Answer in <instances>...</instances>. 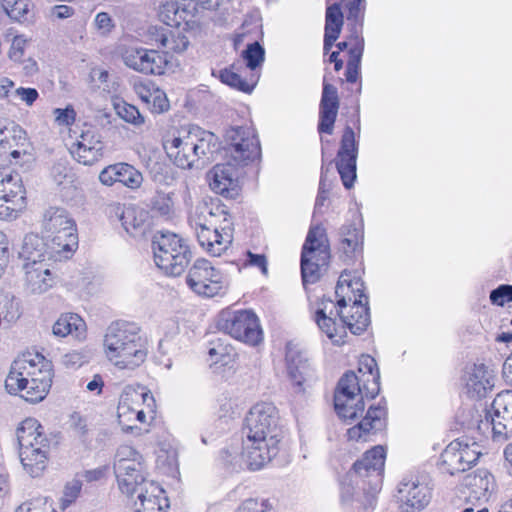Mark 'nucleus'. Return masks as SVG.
Instances as JSON below:
<instances>
[{"label": "nucleus", "mask_w": 512, "mask_h": 512, "mask_svg": "<svg viewBox=\"0 0 512 512\" xmlns=\"http://www.w3.org/2000/svg\"><path fill=\"white\" fill-rule=\"evenodd\" d=\"M338 297L336 313L353 334L360 335L370 323L368 297L364 294V282L356 275L343 271L336 285Z\"/></svg>", "instance_id": "nucleus-6"}, {"label": "nucleus", "mask_w": 512, "mask_h": 512, "mask_svg": "<svg viewBox=\"0 0 512 512\" xmlns=\"http://www.w3.org/2000/svg\"><path fill=\"white\" fill-rule=\"evenodd\" d=\"M173 193L158 191L151 200V208L161 216H168L173 211Z\"/></svg>", "instance_id": "nucleus-48"}, {"label": "nucleus", "mask_w": 512, "mask_h": 512, "mask_svg": "<svg viewBox=\"0 0 512 512\" xmlns=\"http://www.w3.org/2000/svg\"><path fill=\"white\" fill-rule=\"evenodd\" d=\"M341 251L345 260L353 259L362 249V234L353 225H344L341 228Z\"/></svg>", "instance_id": "nucleus-36"}, {"label": "nucleus", "mask_w": 512, "mask_h": 512, "mask_svg": "<svg viewBox=\"0 0 512 512\" xmlns=\"http://www.w3.org/2000/svg\"><path fill=\"white\" fill-rule=\"evenodd\" d=\"M89 350H72L61 357V364L68 369H76L83 364L88 363L91 359Z\"/></svg>", "instance_id": "nucleus-50"}, {"label": "nucleus", "mask_w": 512, "mask_h": 512, "mask_svg": "<svg viewBox=\"0 0 512 512\" xmlns=\"http://www.w3.org/2000/svg\"><path fill=\"white\" fill-rule=\"evenodd\" d=\"M467 393L472 398L485 397L494 386L491 371L484 364H474L464 376Z\"/></svg>", "instance_id": "nucleus-26"}, {"label": "nucleus", "mask_w": 512, "mask_h": 512, "mask_svg": "<svg viewBox=\"0 0 512 512\" xmlns=\"http://www.w3.org/2000/svg\"><path fill=\"white\" fill-rule=\"evenodd\" d=\"M461 441H452L441 454V467L444 472L454 475L466 471L461 456Z\"/></svg>", "instance_id": "nucleus-34"}, {"label": "nucleus", "mask_w": 512, "mask_h": 512, "mask_svg": "<svg viewBox=\"0 0 512 512\" xmlns=\"http://www.w3.org/2000/svg\"><path fill=\"white\" fill-rule=\"evenodd\" d=\"M113 467L119 489L132 499L135 491L152 482L147 479L144 457L131 446L122 445L117 449Z\"/></svg>", "instance_id": "nucleus-8"}, {"label": "nucleus", "mask_w": 512, "mask_h": 512, "mask_svg": "<svg viewBox=\"0 0 512 512\" xmlns=\"http://www.w3.org/2000/svg\"><path fill=\"white\" fill-rule=\"evenodd\" d=\"M160 36V44L163 48L167 49V51L182 53L189 46V40L184 34H173L168 31V33H161Z\"/></svg>", "instance_id": "nucleus-43"}, {"label": "nucleus", "mask_w": 512, "mask_h": 512, "mask_svg": "<svg viewBox=\"0 0 512 512\" xmlns=\"http://www.w3.org/2000/svg\"><path fill=\"white\" fill-rule=\"evenodd\" d=\"M124 64L143 74L162 75L169 63L167 53L143 47H129L122 53Z\"/></svg>", "instance_id": "nucleus-15"}, {"label": "nucleus", "mask_w": 512, "mask_h": 512, "mask_svg": "<svg viewBox=\"0 0 512 512\" xmlns=\"http://www.w3.org/2000/svg\"><path fill=\"white\" fill-rule=\"evenodd\" d=\"M286 362L287 374L294 387V391L296 393L303 392V382L305 381L304 375L308 370L307 361L303 358L300 352L292 348L289 344L286 349Z\"/></svg>", "instance_id": "nucleus-30"}, {"label": "nucleus", "mask_w": 512, "mask_h": 512, "mask_svg": "<svg viewBox=\"0 0 512 512\" xmlns=\"http://www.w3.org/2000/svg\"><path fill=\"white\" fill-rule=\"evenodd\" d=\"M134 398H141L143 401H146L147 398L153 399V397L149 395L148 392L139 394L132 389L125 390L120 397L118 405V417L120 423L122 422V417H124L126 414H131L140 423L146 422V414L143 410H135L130 407V402H132Z\"/></svg>", "instance_id": "nucleus-37"}, {"label": "nucleus", "mask_w": 512, "mask_h": 512, "mask_svg": "<svg viewBox=\"0 0 512 512\" xmlns=\"http://www.w3.org/2000/svg\"><path fill=\"white\" fill-rule=\"evenodd\" d=\"M133 89L144 103L150 104V98L153 96V90L156 88L151 83H147V81H139L134 83Z\"/></svg>", "instance_id": "nucleus-61"}, {"label": "nucleus", "mask_w": 512, "mask_h": 512, "mask_svg": "<svg viewBox=\"0 0 512 512\" xmlns=\"http://www.w3.org/2000/svg\"><path fill=\"white\" fill-rule=\"evenodd\" d=\"M55 120L59 125H70L75 119V111L72 108L54 110Z\"/></svg>", "instance_id": "nucleus-64"}, {"label": "nucleus", "mask_w": 512, "mask_h": 512, "mask_svg": "<svg viewBox=\"0 0 512 512\" xmlns=\"http://www.w3.org/2000/svg\"><path fill=\"white\" fill-rule=\"evenodd\" d=\"M245 430L244 461L251 470L261 469L279 451L282 430L276 406L270 402L255 404L246 416Z\"/></svg>", "instance_id": "nucleus-1"}, {"label": "nucleus", "mask_w": 512, "mask_h": 512, "mask_svg": "<svg viewBox=\"0 0 512 512\" xmlns=\"http://www.w3.org/2000/svg\"><path fill=\"white\" fill-rule=\"evenodd\" d=\"M233 347L227 343L226 339L217 338L210 342L208 354L214 363H227L233 354Z\"/></svg>", "instance_id": "nucleus-42"}, {"label": "nucleus", "mask_w": 512, "mask_h": 512, "mask_svg": "<svg viewBox=\"0 0 512 512\" xmlns=\"http://www.w3.org/2000/svg\"><path fill=\"white\" fill-rule=\"evenodd\" d=\"M198 4L201 5L200 0H197V2L190 0L189 2L184 3L182 5L178 3L177 16L179 15L180 18H177L176 27L181 26L182 23H184L187 26H189L190 23H194L195 11L197 9Z\"/></svg>", "instance_id": "nucleus-54"}, {"label": "nucleus", "mask_w": 512, "mask_h": 512, "mask_svg": "<svg viewBox=\"0 0 512 512\" xmlns=\"http://www.w3.org/2000/svg\"><path fill=\"white\" fill-rule=\"evenodd\" d=\"M12 96L19 98L21 101L30 106L38 98V92L34 88L19 87L12 93Z\"/></svg>", "instance_id": "nucleus-63"}, {"label": "nucleus", "mask_w": 512, "mask_h": 512, "mask_svg": "<svg viewBox=\"0 0 512 512\" xmlns=\"http://www.w3.org/2000/svg\"><path fill=\"white\" fill-rule=\"evenodd\" d=\"M82 489V482L79 479H72L67 482L64 487L63 497H62V506L63 508L68 507L72 504L80 495Z\"/></svg>", "instance_id": "nucleus-55"}, {"label": "nucleus", "mask_w": 512, "mask_h": 512, "mask_svg": "<svg viewBox=\"0 0 512 512\" xmlns=\"http://www.w3.org/2000/svg\"><path fill=\"white\" fill-rule=\"evenodd\" d=\"M357 147L355 134L351 127L347 126L342 135L340 149L337 153L336 168L343 185L350 189L356 179Z\"/></svg>", "instance_id": "nucleus-17"}, {"label": "nucleus", "mask_w": 512, "mask_h": 512, "mask_svg": "<svg viewBox=\"0 0 512 512\" xmlns=\"http://www.w3.org/2000/svg\"><path fill=\"white\" fill-rule=\"evenodd\" d=\"M385 463V450L382 446H375L365 452L363 457L353 465L354 472L361 478H368V502L380 491L382 474Z\"/></svg>", "instance_id": "nucleus-16"}, {"label": "nucleus", "mask_w": 512, "mask_h": 512, "mask_svg": "<svg viewBox=\"0 0 512 512\" xmlns=\"http://www.w3.org/2000/svg\"><path fill=\"white\" fill-rule=\"evenodd\" d=\"M399 499L405 504L406 512L421 510L431 499V489L417 475L403 477L398 486Z\"/></svg>", "instance_id": "nucleus-18"}, {"label": "nucleus", "mask_w": 512, "mask_h": 512, "mask_svg": "<svg viewBox=\"0 0 512 512\" xmlns=\"http://www.w3.org/2000/svg\"><path fill=\"white\" fill-rule=\"evenodd\" d=\"M163 490L154 481L146 483L135 491V512H164L167 507V499L161 497Z\"/></svg>", "instance_id": "nucleus-25"}, {"label": "nucleus", "mask_w": 512, "mask_h": 512, "mask_svg": "<svg viewBox=\"0 0 512 512\" xmlns=\"http://www.w3.org/2000/svg\"><path fill=\"white\" fill-rule=\"evenodd\" d=\"M106 358L118 369L135 370L148 354L147 338L133 322L118 320L106 329L103 339Z\"/></svg>", "instance_id": "nucleus-4"}, {"label": "nucleus", "mask_w": 512, "mask_h": 512, "mask_svg": "<svg viewBox=\"0 0 512 512\" xmlns=\"http://www.w3.org/2000/svg\"><path fill=\"white\" fill-rule=\"evenodd\" d=\"M114 108L117 115L125 122L135 126H140L144 123V117L136 106L120 101L114 104Z\"/></svg>", "instance_id": "nucleus-44"}, {"label": "nucleus", "mask_w": 512, "mask_h": 512, "mask_svg": "<svg viewBox=\"0 0 512 512\" xmlns=\"http://www.w3.org/2000/svg\"><path fill=\"white\" fill-rule=\"evenodd\" d=\"M490 300L493 304L503 306L505 303L512 301V285L503 284L492 290Z\"/></svg>", "instance_id": "nucleus-57"}, {"label": "nucleus", "mask_w": 512, "mask_h": 512, "mask_svg": "<svg viewBox=\"0 0 512 512\" xmlns=\"http://www.w3.org/2000/svg\"><path fill=\"white\" fill-rule=\"evenodd\" d=\"M363 51L364 38L355 28L354 31L351 32V48L348 50L349 59L347 64H353L355 67H360Z\"/></svg>", "instance_id": "nucleus-49"}, {"label": "nucleus", "mask_w": 512, "mask_h": 512, "mask_svg": "<svg viewBox=\"0 0 512 512\" xmlns=\"http://www.w3.org/2000/svg\"><path fill=\"white\" fill-rule=\"evenodd\" d=\"M163 146L167 156L178 167L201 168L213 160L218 150V138L212 132L192 126L179 136L166 139Z\"/></svg>", "instance_id": "nucleus-5"}, {"label": "nucleus", "mask_w": 512, "mask_h": 512, "mask_svg": "<svg viewBox=\"0 0 512 512\" xmlns=\"http://www.w3.org/2000/svg\"><path fill=\"white\" fill-rule=\"evenodd\" d=\"M20 317L19 303L5 298L0 301V326L8 327Z\"/></svg>", "instance_id": "nucleus-46"}, {"label": "nucleus", "mask_w": 512, "mask_h": 512, "mask_svg": "<svg viewBox=\"0 0 512 512\" xmlns=\"http://www.w3.org/2000/svg\"><path fill=\"white\" fill-rule=\"evenodd\" d=\"M73 218L70 217L68 212L62 208L50 207L47 209L43 216V234L45 239L57 234L61 228H65L66 224Z\"/></svg>", "instance_id": "nucleus-35"}, {"label": "nucleus", "mask_w": 512, "mask_h": 512, "mask_svg": "<svg viewBox=\"0 0 512 512\" xmlns=\"http://www.w3.org/2000/svg\"><path fill=\"white\" fill-rule=\"evenodd\" d=\"M493 484L492 475L485 469H478L464 478V485L469 490V498L487 499Z\"/></svg>", "instance_id": "nucleus-31"}, {"label": "nucleus", "mask_w": 512, "mask_h": 512, "mask_svg": "<svg viewBox=\"0 0 512 512\" xmlns=\"http://www.w3.org/2000/svg\"><path fill=\"white\" fill-rule=\"evenodd\" d=\"M344 16L339 3H333L326 9L325 34L340 36Z\"/></svg>", "instance_id": "nucleus-40"}, {"label": "nucleus", "mask_w": 512, "mask_h": 512, "mask_svg": "<svg viewBox=\"0 0 512 512\" xmlns=\"http://www.w3.org/2000/svg\"><path fill=\"white\" fill-rule=\"evenodd\" d=\"M364 1L365 0H350L347 3V20L349 22L353 21L351 32L356 28L361 33V28L363 26Z\"/></svg>", "instance_id": "nucleus-51"}, {"label": "nucleus", "mask_w": 512, "mask_h": 512, "mask_svg": "<svg viewBox=\"0 0 512 512\" xmlns=\"http://www.w3.org/2000/svg\"><path fill=\"white\" fill-rule=\"evenodd\" d=\"M227 152L235 163L217 164L209 172V186L217 194L235 198L239 193L238 165L247 164L260 157L258 138L248 128L233 127L226 132Z\"/></svg>", "instance_id": "nucleus-2"}, {"label": "nucleus", "mask_w": 512, "mask_h": 512, "mask_svg": "<svg viewBox=\"0 0 512 512\" xmlns=\"http://www.w3.org/2000/svg\"><path fill=\"white\" fill-rule=\"evenodd\" d=\"M49 259L53 258L56 261L68 259L78 246V235L76 223L72 219L65 228H61L57 234L47 238Z\"/></svg>", "instance_id": "nucleus-21"}, {"label": "nucleus", "mask_w": 512, "mask_h": 512, "mask_svg": "<svg viewBox=\"0 0 512 512\" xmlns=\"http://www.w3.org/2000/svg\"><path fill=\"white\" fill-rule=\"evenodd\" d=\"M31 3L29 0H3V11L13 20L27 21L30 15Z\"/></svg>", "instance_id": "nucleus-41"}, {"label": "nucleus", "mask_w": 512, "mask_h": 512, "mask_svg": "<svg viewBox=\"0 0 512 512\" xmlns=\"http://www.w3.org/2000/svg\"><path fill=\"white\" fill-rule=\"evenodd\" d=\"M178 11V2L176 1H166L161 3L158 8V17L160 21H162L165 25L176 27L177 26V16Z\"/></svg>", "instance_id": "nucleus-52"}, {"label": "nucleus", "mask_w": 512, "mask_h": 512, "mask_svg": "<svg viewBox=\"0 0 512 512\" xmlns=\"http://www.w3.org/2000/svg\"><path fill=\"white\" fill-rule=\"evenodd\" d=\"M41 429L42 426L34 418L25 419L17 428L19 457L32 477H38L46 467L49 441Z\"/></svg>", "instance_id": "nucleus-7"}, {"label": "nucleus", "mask_w": 512, "mask_h": 512, "mask_svg": "<svg viewBox=\"0 0 512 512\" xmlns=\"http://www.w3.org/2000/svg\"><path fill=\"white\" fill-rule=\"evenodd\" d=\"M364 387L359 384L358 376L349 371L339 380L334 395V406L339 417L353 421L364 412Z\"/></svg>", "instance_id": "nucleus-12"}, {"label": "nucleus", "mask_w": 512, "mask_h": 512, "mask_svg": "<svg viewBox=\"0 0 512 512\" xmlns=\"http://www.w3.org/2000/svg\"><path fill=\"white\" fill-rule=\"evenodd\" d=\"M19 255L25 261V268L45 264V257H49L48 241L44 242L43 238L37 234H27L23 239Z\"/></svg>", "instance_id": "nucleus-28"}, {"label": "nucleus", "mask_w": 512, "mask_h": 512, "mask_svg": "<svg viewBox=\"0 0 512 512\" xmlns=\"http://www.w3.org/2000/svg\"><path fill=\"white\" fill-rule=\"evenodd\" d=\"M194 229L199 245L211 256H220L231 244V236L228 233L222 234L206 222L195 221Z\"/></svg>", "instance_id": "nucleus-23"}, {"label": "nucleus", "mask_w": 512, "mask_h": 512, "mask_svg": "<svg viewBox=\"0 0 512 512\" xmlns=\"http://www.w3.org/2000/svg\"><path fill=\"white\" fill-rule=\"evenodd\" d=\"M242 58L246 63V67L255 70L261 66L265 59V50L259 42H253L247 45L242 52Z\"/></svg>", "instance_id": "nucleus-45"}, {"label": "nucleus", "mask_w": 512, "mask_h": 512, "mask_svg": "<svg viewBox=\"0 0 512 512\" xmlns=\"http://www.w3.org/2000/svg\"><path fill=\"white\" fill-rule=\"evenodd\" d=\"M24 186L18 173L0 172V218H4L14 211L13 207L7 206V203L16 204L17 201L24 200Z\"/></svg>", "instance_id": "nucleus-24"}, {"label": "nucleus", "mask_w": 512, "mask_h": 512, "mask_svg": "<svg viewBox=\"0 0 512 512\" xmlns=\"http://www.w3.org/2000/svg\"><path fill=\"white\" fill-rule=\"evenodd\" d=\"M117 173V181L130 189H137L142 185L143 176L134 166L119 162L114 164Z\"/></svg>", "instance_id": "nucleus-38"}, {"label": "nucleus", "mask_w": 512, "mask_h": 512, "mask_svg": "<svg viewBox=\"0 0 512 512\" xmlns=\"http://www.w3.org/2000/svg\"><path fill=\"white\" fill-rule=\"evenodd\" d=\"M52 376V365L43 355L26 352L12 362L5 388L9 394H19L27 402L37 403L49 392Z\"/></svg>", "instance_id": "nucleus-3"}, {"label": "nucleus", "mask_w": 512, "mask_h": 512, "mask_svg": "<svg viewBox=\"0 0 512 512\" xmlns=\"http://www.w3.org/2000/svg\"><path fill=\"white\" fill-rule=\"evenodd\" d=\"M94 25L102 35H108L115 28V23L107 12L97 13L94 18Z\"/></svg>", "instance_id": "nucleus-59"}, {"label": "nucleus", "mask_w": 512, "mask_h": 512, "mask_svg": "<svg viewBox=\"0 0 512 512\" xmlns=\"http://www.w3.org/2000/svg\"><path fill=\"white\" fill-rule=\"evenodd\" d=\"M336 309H338V306L332 300H323L315 312V322L329 339L339 343L346 331L341 319L339 318V321L336 319L338 317Z\"/></svg>", "instance_id": "nucleus-22"}, {"label": "nucleus", "mask_w": 512, "mask_h": 512, "mask_svg": "<svg viewBox=\"0 0 512 512\" xmlns=\"http://www.w3.org/2000/svg\"><path fill=\"white\" fill-rule=\"evenodd\" d=\"M237 512H274L273 507L266 500L247 499Z\"/></svg>", "instance_id": "nucleus-56"}, {"label": "nucleus", "mask_w": 512, "mask_h": 512, "mask_svg": "<svg viewBox=\"0 0 512 512\" xmlns=\"http://www.w3.org/2000/svg\"><path fill=\"white\" fill-rule=\"evenodd\" d=\"M330 246L323 226L311 227L308 231L301 253V274L303 284L319 280L321 269L328 265Z\"/></svg>", "instance_id": "nucleus-10"}, {"label": "nucleus", "mask_w": 512, "mask_h": 512, "mask_svg": "<svg viewBox=\"0 0 512 512\" xmlns=\"http://www.w3.org/2000/svg\"><path fill=\"white\" fill-rule=\"evenodd\" d=\"M188 286L197 294L213 297L223 288L224 276L206 259H197L187 275Z\"/></svg>", "instance_id": "nucleus-14"}, {"label": "nucleus", "mask_w": 512, "mask_h": 512, "mask_svg": "<svg viewBox=\"0 0 512 512\" xmlns=\"http://www.w3.org/2000/svg\"><path fill=\"white\" fill-rule=\"evenodd\" d=\"M86 325L80 316L74 313L61 315L52 327V333L56 337L73 335L75 338H82L85 335Z\"/></svg>", "instance_id": "nucleus-32"}, {"label": "nucleus", "mask_w": 512, "mask_h": 512, "mask_svg": "<svg viewBox=\"0 0 512 512\" xmlns=\"http://www.w3.org/2000/svg\"><path fill=\"white\" fill-rule=\"evenodd\" d=\"M106 213L110 218L118 219L124 230L133 237L143 235L148 227V213L141 208L111 203L107 206Z\"/></svg>", "instance_id": "nucleus-19"}, {"label": "nucleus", "mask_w": 512, "mask_h": 512, "mask_svg": "<svg viewBox=\"0 0 512 512\" xmlns=\"http://www.w3.org/2000/svg\"><path fill=\"white\" fill-rule=\"evenodd\" d=\"M386 409L380 405L369 407L365 417L347 431L350 440H359L370 431L381 430L385 425Z\"/></svg>", "instance_id": "nucleus-27"}, {"label": "nucleus", "mask_w": 512, "mask_h": 512, "mask_svg": "<svg viewBox=\"0 0 512 512\" xmlns=\"http://www.w3.org/2000/svg\"><path fill=\"white\" fill-rule=\"evenodd\" d=\"M103 143L97 130L85 125L71 148L72 156L84 165H92L102 156Z\"/></svg>", "instance_id": "nucleus-20"}, {"label": "nucleus", "mask_w": 512, "mask_h": 512, "mask_svg": "<svg viewBox=\"0 0 512 512\" xmlns=\"http://www.w3.org/2000/svg\"><path fill=\"white\" fill-rule=\"evenodd\" d=\"M235 69V65H232L231 68L221 70L219 75L221 82L240 91L250 93L256 85V80L253 79L254 76L252 75L251 79L248 81L242 78Z\"/></svg>", "instance_id": "nucleus-39"}, {"label": "nucleus", "mask_w": 512, "mask_h": 512, "mask_svg": "<svg viewBox=\"0 0 512 512\" xmlns=\"http://www.w3.org/2000/svg\"><path fill=\"white\" fill-rule=\"evenodd\" d=\"M152 248L156 265L170 276L181 275L191 260L188 245L175 233L156 234Z\"/></svg>", "instance_id": "nucleus-9"}, {"label": "nucleus", "mask_w": 512, "mask_h": 512, "mask_svg": "<svg viewBox=\"0 0 512 512\" xmlns=\"http://www.w3.org/2000/svg\"><path fill=\"white\" fill-rule=\"evenodd\" d=\"M338 111L320 110V121L318 131L320 133L332 134Z\"/></svg>", "instance_id": "nucleus-58"}, {"label": "nucleus", "mask_w": 512, "mask_h": 512, "mask_svg": "<svg viewBox=\"0 0 512 512\" xmlns=\"http://www.w3.org/2000/svg\"><path fill=\"white\" fill-rule=\"evenodd\" d=\"M26 282L32 293H44L54 284V278L47 264L26 268Z\"/></svg>", "instance_id": "nucleus-33"}, {"label": "nucleus", "mask_w": 512, "mask_h": 512, "mask_svg": "<svg viewBox=\"0 0 512 512\" xmlns=\"http://www.w3.org/2000/svg\"><path fill=\"white\" fill-rule=\"evenodd\" d=\"M25 40L21 37H15L8 52L9 58L14 62H21L24 56Z\"/></svg>", "instance_id": "nucleus-62"}, {"label": "nucleus", "mask_w": 512, "mask_h": 512, "mask_svg": "<svg viewBox=\"0 0 512 512\" xmlns=\"http://www.w3.org/2000/svg\"><path fill=\"white\" fill-rule=\"evenodd\" d=\"M150 104L152 105V111L155 113H163L169 109V101L166 94L158 88L153 90V96L150 98Z\"/></svg>", "instance_id": "nucleus-60"}, {"label": "nucleus", "mask_w": 512, "mask_h": 512, "mask_svg": "<svg viewBox=\"0 0 512 512\" xmlns=\"http://www.w3.org/2000/svg\"><path fill=\"white\" fill-rule=\"evenodd\" d=\"M461 441V456H463V464H465L466 470L470 469L472 465H475L481 456V450L478 443L475 441L470 442L469 439H457Z\"/></svg>", "instance_id": "nucleus-47"}, {"label": "nucleus", "mask_w": 512, "mask_h": 512, "mask_svg": "<svg viewBox=\"0 0 512 512\" xmlns=\"http://www.w3.org/2000/svg\"><path fill=\"white\" fill-rule=\"evenodd\" d=\"M359 384L364 387L365 397L374 398L379 393L380 374L377 363L371 356H362L359 363Z\"/></svg>", "instance_id": "nucleus-29"}, {"label": "nucleus", "mask_w": 512, "mask_h": 512, "mask_svg": "<svg viewBox=\"0 0 512 512\" xmlns=\"http://www.w3.org/2000/svg\"><path fill=\"white\" fill-rule=\"evenodd\" d=\"M489 425L492 426V438L495 442L503 443L512 436V391H506L495 397L491 411L487 412L479 428Z\"/></svg>", "instance_id": "nucleus-13"}, {"label": "nucleus", "mask_w": 512, "mask_h": 512, "mask_svg": "<svg viewBox=\"0 0 512 512\" xmlns=\"http://www.w3.org/2000/svg\"><path fill=\"white\" fill-rule=\"evenodd\" d=\"M217 328L251 346H256L263 340L259 319L249 310L222 311L217 321Z\"/></svg>", "instance_id": "nucleus-11"}, {"label": "nucleus", "mask_w": 512, "mask_h": 512, "mask_svg": "<svg viewBox=\"0 0 512 512\" xmlns=\"http://www.w3.org/2000/svg\"><path fill=\"white\" fill-rule=\"evenodd\" d=\"M338 111L339 97L337 88L329 83H324L322 97L320 101V110Z\"/></svg>", "instance_id": "nucleus-53"}]
</instances>
